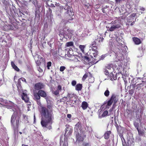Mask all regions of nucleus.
<instances>
[{
    "instance_id": "f257e3e1",
    "label": "nucleus",
    "mask_w": 146,
    "mask_h": 146,
    "mask_svg": "<svg viewBox=\"0 0 146 146\" xmlns=\"http://www.w3.org/2000/svg\"><path fill=\"white\" fill-rule=\"evenodd\" d=\"M52 107L51 105L47 106V109L42 107L41 108V113L42 118L41 123L42 127L49 129H51V125L54 119Z\"/></svg>"
},
{
    "instance_id": "f03ea898",
    "label": "nucleus",
    "mask_w": 146,
    "mask_h": 146,
    "mask_svg": "<svg viewBox=\"0 0 146 146\" xmlns=\"http://www.w3.org/2000/svg\"><path fill=\"white\" fill-rule=\"evenodd\" d=\"M81 125L79 122H78L75 125L74 131L76 132V138L78 141H82L85 137L84 133L81 130Z\"/></svg>"
},
{
    "instance_id": "7ed1b4c3",
    "label": "nucleus",
    "mask_w": 146,
    "mask_h": 146,
    "mask_svg": "<svg viewBox=\"0 0 146 146\" xmlns=\"http://www.w3.org/2000/svg\"><path fill=\"white\" fill-rule=\"evenodd\" d=\"M116 44L118 46L117 48L118 50L117 53V58L119 60H120L122 59L123 53V51H125V48L124 47V45H122L121 43L117 42Z\"/></svg>"
},
{
    "instance_id": "20e7f679",
    "label": "nucleus",
    "mask_w": 146,
    "mask_h": 146,
    "mask_svg": "<svg viewBox=\"0 0 146 146\" xmlns=\"http://www.w3.org/2000/svg\"><path fill=\"white\" fill-rule=\"evenodd\" d=\"M110 27H108L109 30L110 31H113L116 30L121 27V23L118 20H115L112 21L110 23Z\"/></svg>"
},
{
    "instance_id": "39448f33",
    "label": "nucleus",
    "mask_w": 146,
    "mask_h": 146,
    "mask_svg": "<svg viewBox=\"0 0 146 146\" xmlns=\"http://www.w3.org/2000/svg\"><path fill=\"white\" fill-rule=\"evenodd\" d=\"M113 70V67L108 65L106 67L104 70L105 74L106 75L110 76L111 77V80H115L117 78L116 77H114V74H113L112 73Z\"/></svg>"
},
{
    "instance_id": "423d86ee",
    "label": "nucleus",
    "mask_w": 146,
    "mask_h": 146,
    "mask_svg": "<svg viewBox=\"0 0 146 146\" xmlns=\"http://www.w3.org/2000/svg\"><path fill=\"white\" fill-rule=\"evenodd\" d=\"M19 120V117L17 115V112H14L11 117V124L14 126L15 124L16 127L18 128Z\"/></svg>"
},
{
    "instance_id": "0eeeda50",
    "label": "nucleus",
    "mask_w": 146,
    "mask_h": 146,
    "mask_svg": "<svg viewBox=\"0 0 146 146\" xmlns=\"http://www.w3.org/2000/svg\"><path fill=\"white\" fill-rule=\"evenodd\" d=\"M66 129L65 131L64 136L68 137L72 134L73 129L72 127L68 125H66Z\"/></svg>"
},
{
    "instance_id": "6e6552de",
    "label": "nucleus",
    "mask_w": 146,
    "mask_h": 146,
    "mask_svg": "<svg viewBox=\"0 0 146 146\" xmlns=\"http://www.w3.org/2000/svg\"><path fill=\"white\" fill-rule=\"evenodd\" d=\"M35 57H37L38 58L37 60L36 61L37 64L38 66L40 65L41 62H44V58L41 57L38 54L36 55Z\"/></svg>"
},
{
    "instance_id": "1a4fd4ad",
    "label": "nucleus",
    "mask_w": 146,
    "mask_h": 146,
    "mask_svg": "<svg viewBox=\"0 0 146 146\" xmlns=\"http://www.w3.org/2000/svg\"><path fill=\"white\" fill-rule=\"evenodd\" d=\"M69 6L68 5H66L64 8V9L65 10H67V13L70 16L71 15H74V13L72 12L71 10L70 9L69 10Z\"/></svg>"
},
{
    "instance_id": "9d476101",
    "label": "nucleus",
    "mask_w": 146,
    "mask_h": 146,
    "mask_svg": "<svg viewBox=\"0 0 146 146\" xmlns=\"http://www.w3.org/2000/svg\"><path fill=\"white\" fill-rule=\"evenodd\" d=\"M110 100L113 102L114 104L116 103L118 100L117 96L114 94L112 95Z\"/></svg>"
},
{
    "instance_id": "9b49d317",
    "label": "nucleus",
    "mask_w": 146,
    "mask_h": 146,
    "mask_svg": "<svg viewBox=\"0 0 146 146\" xmlns=\"http://www.w3.org/2000/svg\"><path fill=\"white\" fill-rule=\"evenodd\" d=\"M22 99L27 102L29 101V98L27 97V95L26 92H23L22 95Z\"/></svg>"
},
{
    "instance_id": "f8f14e48",
    "label": "nucleus",
    "mask_w": 146,
    "mask_h": 146,
    "mask_svg": "<svg viewBox=\"0 0 146 146\" xmlns=\"http://www.w3.org/2000/svg\"><path fill=\"white\" fill-rule=\"evenodd\" d=\"M44 87L43 84L41 83H39L35 84V89L37 90L40 89Z\"/></svg>"
},
{
    "instance_id": "ddd939ff",
    "label": "nucleus",
    "mask_w": 146,
    "mask_h": 146,
    "mask_svg": "<svg viewBox=\"0 0 146 146\" xmlns=\"http://www.w3.org/2000/svg\"><path fill=\"white\" fill-rule=\"evenodd\" d=\"M38 94H39L40 96L42 97H46V94L42 90H39L38 91Z\"/></svg>"
},
{
    "instance_id": "4468645a",
    "label": "nucleus",
    "mask_w": 146,
    "mask_h": 146,
    "mask_svg": "<svg viewBox=\"0 0 146 146\" xmlns=\"http://www.w3.org/2000/svg\"><path fill=\"white\" fill-rule=\"evenodd\" d=\"M5 27L6 28L5 30H13L14 29V27L12 24L6 25L5 26Z\"/></svg>"
},
{
    "instance_id": "2eb2a0df",
    "label": "nucleus",
    "mask_w": 146,
    "mask_h": 146,
    "mask_svg": "<svg viewBox=\"0 0 146 146\" xmlns=\"http://www.w3.org/2000/svg\"><path fill=\"white\" fill-rule=\"evenodd\" d=\"M81 106L83 110H85L88 106V104L86 102H83Z\"/></svg>"
},
{
    "instance_id": "dca6fc26",
    "label": "nucleus",
    "mask_w": 146,
    "mask_h": 146,
    "mask_svg": "<svg viewBox=\"0 0 146 146\" xmlns=\"http://www.w3.org/2000/svg\"><path fill=\"white\" fill-rule=\"evenodd\" d=\"M133 39L134 42L136 44H139L141 43L140 40L138 38L134 37L133 38Z\"/></svg>"
},
{
    "instance_id": "f3484780",
    "label": "nucleus",
    "mask_w": 146,
    "mask_h": 146,
    "mask_svg": "<svg viewBox=\"0 0 146 146\" xmlns=\"http://www.w3.org/2000/svg\"><path fill=\"white\" fill-rule=\"evenodd\" d=\"M11 64L12 67L17 72L19 71V69L15 65L13 62H11Z\"/></svg>"
},
{
    "instance_id": "a211bd4d",
    "label": "nucleus",
    "mask_w": 146,
    "mask_h": 146,
    "mask_svg": "<svg viewBox=\"0 0 146 146\" xmlns=\"http://www.w3.org/2000/svg\"><path fill=\"white\" fill-rule=\"evenodd\" d=\"M111 134V132L110 131H108L106 132L104 135V138L106 139H108L110 136Z\"/></svg>"
},
{
    "instance_id": "6ab92c4d",
    "label": "nucleus",
    "mask_w": 146,
    "mask_h": 146,
    "mask_svg": "<svg viewBox=\"0 0 146 146\" xmlns=\"http://www.w3.org/2000/svg\"><path fill=\"white\" fill-rule=\"evenodd\" d=\"M90 47L92 48V50L95 51L97 49V47L96 46V43L94 42L91 44Z\"/></svg>"
},
{
    "instance_id": "aec40b11",
    "label": "nucleus",
    "mask_w": 146,
    "mask_h": 146,
    "mask_svg": "<svg viewBox=\"0 0 146 146\" xmlns=\"http://www.w3.org/2000/svg\"><path fill=\"white\" fill-rule=\"evenodd\" d=\"M82 88V85L81 84H78L76 86V90L77 91L80 90Z\"/></svg>"
},
{
    "instance_id": "412c9836",
    "label": "nucleus",
    "mask_w": 146,
    "mask_h": 146,
    "mask_svg": "<svg viewBox=\"0 0 146 146\" xmlns=\"http://www.w3.org/2000/svg\"><path fill=\"white\" fill-rule=\"evenodd\" d=\"M10 103L11 106H9V108L12 109L13 111H14V110L15 109V106L14 104L12 102H10Z\"/></svg>"
},
{
    "instance_id": "4be33fe9",
    "label": "nucleus",
    "mask_w": 146,
    "mask_h": 146,
    "mask_svg": "<svg viewBox=\"0 0 146 146\" xmlns=\"http://www.w3.org/2000/svg\"><path fill=\"white\" fill-rule=\"evenodd\" d=\"M65 45L67 47L72 46H73V42H67L66 43Z\"/></svg>"
},
{
    "instance_id": "5701e85b",
    "label": "nucleus",
    "mask_w": 146,
    "mask_h": 146,
    "mask_svg": "<svg viewBox=\"0 0 146 146\" xmlns=\"http://www.w3.org/2000/svg\"><path fill=\"white\" fill-rule=\"evenodd\" d=\"M69 50V51L68 52L67 55L68 57H70L73 55V53L72 50H70V49Z\"/></svg>"
},
{
    "instance_id": "b1692460",
    "label": "nucleus",
    "mask_w": 146,
    "mask_h": 146,
    "mask_svg": "<svg viewBox=\"0 0 146 146\" xmlns=\"http://www.w3.org/2000/svg\"><path fill=\"white\" fill-rule=\"evenodd\" d=\"M34 96L36 100H39L40 98V95L38 93H35L34 94Z\"/></svg>"
},
{
    "instance_id": "393cba45",
    "label": "nucleus",
    "mask_w": 146,
    "mask_h": 146,
    "mask_svg": "<svg viewBox=\"0 0 146 146\" xmlns=\"http://www.w3.org/2000/svg\"><path fill=\"white\" fill-rule=\"evenodd\" d=\"M108 114V111H104L102 115V117H104L106 116Z\"/></svg>"
},
{
    "instance_id": "a878e982",
    "label": "nucleus",
    "mask_w": 146,
    "mask_h": 146,
    "mask_svg": "<svg viewBox=\"0 0 146 146\" xmlns=\"http://www.w3.org/2000/svg\"><path fill=\"white\" fill-rule=\"evenodd\" d=\"M113 103V102L112 101H111V100H109L108 102L107 106V107L108 108V106H110ZM108 108H109V107H108Z\"/></svg>"
},
{
    "instance_id": "bb28decb",
    "label": "nucleus",
    "mask_w": 146,
    "mask_h": 146,
    "mask_svg": "<svg viewBox=\"0 0 146 146\" xmlns=\"http://www.w3.org/2000/svg\"><path fill=\"white\" fill-rule=\"evenodd\" d=\"M110 92L108 90H106L104 93V94L106 97H108L109 95Z\"/></svg>"
},
{
    "instance_id": "cd10ccee",
    "label": "nucleus",
    "mask_w": 146,
    "mask_h": 146,
    "mask_svg": "<svg viewBox=\"0 0 146 146\" xmlns=\"http://www.w3.org/2000/svg\"><path fill=\"white\" fill-rule=\"evenodd\" d=\"M85 48V46L84 45H80L79 46V48L81 50L82 52H84V48Z\"/></svg>"
},
{
    "instance_id": "c85d7f7f",
    "label": "nucleus",
    "mask_w": 146,
    "mask_h": 146,
    "mask_svg": "<svg viewBox=\"0 0 146 146\" xmlns=\"http://www.w3.org/2000/svg\"><path fill=\"white\" fill-rule=\"evenodd\" d=\"M66 67L64 66H61L60 67V70L61 72H63L66 69Z\"/></svg>"
},
{
    "instance_id": "c756f323",
    "label": "nucleus",
    "mask_w": 146,
    "mask_h": 146,
    "mask_svg": "<svg viewBox=\"0 0 146 146\" xmlns=\"http://www.w3.org/2000/svg\"><path fill=\"white\" fill-rule=\"evenodd\" d=\"M21 80L22 81L25 82L26 83V79L24 78H21L19 79L18 80V82H20V80Z\"/></svg>"
},
{
    "instance_id": "7c9ffc66",
    "label": "nucleus",
    "mask_w": 146,
    "mask_h": 146,
    "mask_svg": "<svg viewBox=\"0 0 146 146\" xmlns=\"http://www.w3.org/2000/svg\"><path fill=\"white\" fill-rule=\"evenodd\" d=\"M74 96V95L72 94H68L67 97L69 99H70L72 98H73Z\"/></svg>"
},
{
    "instance_id": "2f4dec72",
    "label": "nucleus",
    "mask_w": 146,
    "mask_h": 146,
    "mask_svg": "<svg viewBox=\"0 0 146 146\" xmlns=\"http://www.w3.org/2000/svg\"><path fill=\"white\" fill-rule=\"evenodd\" d=\"M51 62H48L47 63V67L48 69H50L49 67L51 66Z\"/></svg>"
},
{
    "instance_id": "473e14b6",
    "label": "nucleus",
    "mask_w": 146,
    "mask_h": 146,
    "mask_svg": "<svg viewBox=\"0 0 146 146\" xmlns=\"http://www.w3.org/2000/svg\"><path fill=\"white\" fill-rule=\"evenodd\" d=\"M88 77V74H85L83 76V78H82V80H84L86 78Z\"/></svg>"
},
{
    "instance_id": "72a5a7b5",
    "label": "nucleus",
    "mask_w": 146,
    "mask_h": 146,
    "mask_svg": "<svg viewBox=\"0 0 146 146\" xmlns=\"http://www.w3.org/2000/svg\"><path fill=\"white\" fill-rule=\"evenodd\" d=\"M17 88H18V90H19L20 91L21 90H21V86L20 85V84H18L17 85Z\"/></svg>"
},
{
    "instance_id": "f704fd0d",
    "label": "nucleus",
    "mask_w": 146,
    "mask_h": 146,
    "mask_svg": "<svg viewBox=\"0 0 146 146\" xmlns=\"http://www.w3.org/2000/svg\"><path fill=\"white\" fill-rule=\"evenodd\" d=\"M106 57L105 55H102L101 57L100 58V59L98 60V61L100 60H103L104 59L105 57Z\"/></svg>"
},
{
    "instance_id": "c9c22d12",
    "label": "nucleus",
    "mask_w": 146,
    "mask_h": 146,
    "mask_svg": "<svg viewBox=\"0 0 146 146\" xmlns=\"http://www.w3.org/2000/svg\"><path fill=\"white\" fill-rule=\"evenodd\" d=\"M122 145L123 146H126V143L125 142V140L124 139H123V140L122 139Z\"/></svg>"
},
{
    "instance_id": "e433bc0d",
    "label": "nucleus",
    "mask_w": 146,
    "mask_h": 146,
    "mask_svg": "<svg viewBox=\"0 0 146 146\" xmlns=\"http://www.w3.org/2000/svg\"><path fill=\"white\" fill-rule=\"evenodd\" d=\"M93 55L94 56V57H96L98 54V52L96 50L95 51V52L93 53Z\"/></svg>"
},
{
    "instance_id": "4c0bfd02",
    "label": "nucleus",
    "mask_w": 146,
    "mask_h": 146,
    "mask_svg": "<svg viewBox=\"0 0 146 146\" xmlns=\"http://www.w3.org/2000/svg\"><path fill=\"white\" fill-rule=\"evenodd\" d=\"M76 84V82L75 80L72 81V85L74 86H75Z\"/></svg>"
},
{
    "instance_id": "58836bf2",
    "label": "nucleus",
    "mask_w": 146,
    "mask_h": 146,
    "mask_svg": "<svg viewBox=\"0 0 146 146\" xmlns=\"http://www.w3.org/2000/svg\"><path fill=\"white\" fill-rule=\"evenodd\" d=\"M53 93L55 95H57L59 94V92L58 90H57L55 91H54Z\"/></svg>"
},
{
    "instance_id": "ea45409f",
    "label": "nucleus",
    "mask_w": 146,
    "mask_h": 146,
    "mask_svg": "<svg viewBox=\"0 0 146 146\" xmlns=\"http://www.w3.org/2000/svg\"><path fill=\"white\" fill-rule=\"evenodd\" d=\"M38 70L40 72H42V70L40 68L39 66L37 67Z\"/></svg>"
},
{
    "instance_id": "a19ab883",
    "label": "nucleus",
    "mask_w": 146,
    "mask_h": 146,
    "mask_svg": "<svg viewBox=\"0 0 146 146\" xmlns=\"http://www.w3.org/2000/svg\"><path fill=\"white\" fill-rule=\"evenodd\" d=\"M37 104L38 105H41V104L40 101V100H37Z\"/></svg>"
},
{
    "instance_id": "79ce46f5",
    "label": "nucleus",
    "mask_w": 146,
    "mask_h": 146,
    "mask_svg": "<svg viewBox=\"0 0 146 146\" xmlns=\"http://www.w3.org/2000/svg\"><path fill=\"white\" fill-rule=\"evenodd\" d=\"M67 144H68V143H67V142L66 141V142H65L64 141V143H63V146H67Z\"/></svg>"
},
{
    "instance_id": "37998d69",
    "label": "nucleus",
    "mask_w": 146,
    "mask_h": 146,
    "mask_svg": "<svg viewBox=\"0 0 146 146\" xmlns=\"http://www.w3.org/2000/svg\"><path fill=\"white\" fill-rule=\"evenodd\" d=\"M61 89V87L60 85H58V89L57 90H60Z\"/></svg>"
},
{
    "instance_id": "c03bdc74",
    "label": "nucleus",
    "mask_w": 146,
    "mask_h": 146,
    "mask_svg": "<svg viewBox=\"0 0 146 146\" xmlns=\"http://www.w3.org/2000/svg\"><path fill=\"white\" fill-rule=\"evenodd\" d=\"M67 117L68 118L70 119L71 117V115L70 114H68Z\"/></svg>"
},
{
    "instance_id": "a18cd8bd",
    "label": "nucleus",
    "mask_w": 146,
    "mask_h": 146,
    "mask_svg": "<svg viewBox=\"0 0 146 146\" xmlns=\"http://www.w3.org/2000/svg\"><path fill=\"white\" fill-rule=\"evenodd\" d=\"M111 40H110V42H109V45L110 47H111V46H113L112 43H111Z\"/></svg>"
},
{
    "instance_id": "49530a36",
    "label": "nucleus",
    "mask_w": 146,
    "mask_h": 146,
    "mask_svg": "<svg viewBox=\"0 0 146 146\" xmlns=\"http://www.w3.org/2000/svg\"><path fill=\"white\" fill-rule=\"evenodd\" d=\"M140 9L141 10V11H144L145 10V9L143 7H141Z\"/></svg>"
},
{
    "instance_id": "de8ad7c7",
    "label": "nucleus",
    "mask_w": 146,
    "mask_h": 146,
    "mask_svg": "<svg viewBox=\"0 0 146 146\" xmlns=\"http://www.w3.org/2000/svg\"><path fill=\"white\" fill-rule=\"evenodd\" d=\"M121 0H115V1L117 3H119L121 1Z\"/></svg>"
},
{
    "instance_id": "09e8293b",
    "label": "nucleus",
    "mask_w": 146,
    "mask_h": 146,
    "mask_svg": "<svg viewBox=\"0 0 146 146\" xmlns=\"http://www.w3.org/2000/svg\"><path fill=\"white\" fill-rule=\"evenodd\" d=\"M85 146H90V145L88 143H86L85 145Z\"/></svg>"
},
{
    "instance_id": "8fccbe9b",
    "label": "nucleus",
    "mask_w": 146,
    "mask_h": 146,
    "mask_svg": "<svg viewBox=\"0 0 146 146\" xmlns=\"http://www.w3.org/2000/svg\"><path fill=\"white\" fill-rule=\"evenodd\" d=\"M132 15L133 17H134L136 15V14L135 13H133L132 14Z\"/></svg>"
},
{
    "instance_id": "3c124183",
    "label": "nucleus",
    "mask_w": 146,
    "mask_h": 146,
    "mask_svg": "<svg viewBox=\"0 0 146 146\" xmlns=\"http://www.w3.org/2000/svg\"><path fill=\"white\" fill-rule=\"evenodd\" d=\"M113 111V109H110L109 110V112H111V111Z\"/></svg>"
},
{
    "instance_id": "603ef678",
    "label": "nucleus",
    "mask_w": 146,
    "mask_h": 146,
    "mask_svg": "<svg viewBox=\"0 0 146 146\" xmlns=\"http://www.w3.org/2000/svg\"><path fill=\"white\" fill-rule=\"evenodd\" d=\"M22 146H28V145H27L25 144H22Z\"/></svg>"
},
{
    "instance_id": "864d4df0",
    "label": "nucleus",
    "mask_w": 146,
    "mask_h": 146,
    "mask_svg": "<svg viewBox=\"0 0 146 146\" xmlns=\"http://www.w3.org/2000/svg\"><path fill=\"white\" fill-rule=\"evenodd\" d=\"M23 117H24V118H25V117H26V118H27V116H26L25 115H23Z\"/></svg>"
},
{
    "instance_id": "5fc2aeb1",
    "label": "nucleus",
    "mask_w": 146,
    "mask_h": 146,
    "mask_svg": "<svg viewBox=\"0 0 146 146\" xmlns=\"http://www.w3.org/2000/svg\"><path fill=\"white\" fill-rule=\"evenodd\" d=\"M34 121H35V115L34 116Z\"/></svg>"
},
{
    "instance_id": "6e6d98bb",
    "label": "nucleus",
    "mask_w": 146,
    "mask_h": 146,
    "mask_svg": "<svg viewBox=\"0 0 146 146\" xmlns=\"http://www.w3.org/2000/svg\"><path fill=\"white\" fill-rule=\"evenodd\" d=\"M72 16L71 17V18L72 19H71V20H72V19H73V18H72V17H73V15H72Z\"/></svg>"
},
{
    "instance_id": "4d7b16f0",
    "label": "nucleus",
    "mask_w": 146,
    "mask_h": 146,
    "mask_svg": "<svg viewBox=\"0 0 146 146\" xmlns=\"http://www.w3.org/2000/svg\"><path fill=\"white\" fill-rule=\"evenodd\" d=\"M85 58H86V59H88V57L87 56H86V57H85Z\"/></svg>"
},
{
    "instance_id": "13d9d810",
    "label": "nucleus",
    "mask_w": 146,
    "mask_h": 146,
    "mask_svg": "<svg viewBox=\"0 0 146 146\" xmlns=\"http://www.w3.org/2000/svg\"><path fill=\"white\" fill-rule=\"evenodd\" d=\"M134 23V22H133L132 23H131V25H132Z\"/></svg>"
},
{
    "instance_id": "bf43d9fd",
    "label": "nucleus",
    "mask_w": 146,
    "mask_h": 146,
    "mask_svg": "<svg viewBox=\"0 0 146 146\" xmlns=\"http://www.w3.org/2000/svg\"><path fill=\"white\" fill-rule=\"evenodd\" d=\"M19 133H20V134H22V133L21 132H19Z\"/></svg>"
},
{
    "instance_id": "052dcab7",
    "label": "nucleus",
    "mask_w": 146,
    "mask_h": 146,
    "mask_svg": "<svg viewBox=\"0 0 146 146\" xmlns=\"http://www.w3.org/2000/svg\"><path fill=\"white\" fill-rule=\"evenodd\" d=\"M103 38H102L101 39V41L102 42L103 40Z\"/></svg>"
},
{
    "instance_id": "680f3d73",
    "label": "nucleus",
    "mask_w": 146,
    "mask_h": 146,
    "mask_svg": "<svg viewBox=\"0 0 146 146\" xmlns=\"http://www.w3.org/2000/svg\"><path fill=\"white\" fill-rule=\"evenodd\" d=\"M102 11H103V13H105V12H104V10H103Z\"/></svg>"
},
{
    "instance_id": "e2e57ef3",
    "label": "nucleus",
    "mask_w": 146,
    "mask_h": 146,
    "mask_svg": "<svg viewBox=\"0 0 146 146\" xmlns=\"http://www.w3.org/2000/svg\"><path fill=\"white\" fill-rule=\"evenodd\" d=\"M111 113H110V114H109V115H111Z\"/></svg>"
},
{
    "instance_id": "0e129e2a",
    "label": "nucleus",
    "mask_w": 146,
    "mask_h": 146,
    "mask_svg": "<svg viewBox=\"0 0 146 146\" xmlns=\"http://www.w3.org/2000/svg\"><path fill=\"white\" fill-rule=\"evenodd\" d=\"M1 100V99H0V100Z\"/></svg>"
}]
</instances>
